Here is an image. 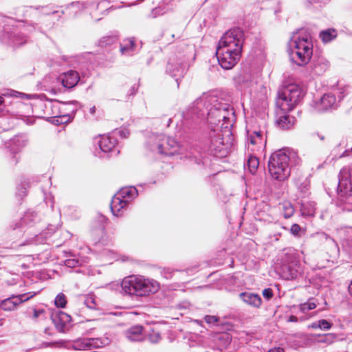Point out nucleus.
I'll return each mask as SVG.
<instances>
[{
	"instance_id": "58",
	"label": "nucleus",
	"mask_w": 352,
	"mask_h": 352,
	"mask_svg": "<svg viewBox=\"0 0 352 352\" xmlns=\"http://www.w3.org/2000/svg\"><path fill=\"white\" fill-rule=\"evenodd\" d=\"M225 337L227 338V339H228V336L227 335H222V336H219V339H225Z\"/></svg>"
},
{
	"instance_id": "15",
	"label": "nucleus",
	"mask_w": 352,
	"mask_h": 352,
	"mask_svg": "<svg viewBox=\"0 0 352 352\" xmlns=\"http://www.w3.org/2000/svg\"><path fill=\"white\" fill-rule=\"evenodd\" d=\"M57 346L67 348L69 349H72L78 351L90 350L89 344L90 342L89 338L78 339L74 341L73 342H66L65 341L58 342L56 343Z\"/></svg>"
},
{
	"instance_id": "33",
	"label": "nucleus",
	"mask_w": 352,
	"mask_h": 352,
	"mask_svg": "<svg viewBox=\"0 0 352 352\" xmlns=\"http://www.w3.org/2000/svg\"><path fill=\"white\" fill-rule=\"evenodd\" d=\"M148 340L151 343H157L161 340V336L158 331L152 330L151 332H149L147 335Z\"/></svg>"
},
{
	"instance_id": "51",
	"label": "nucleus",
	"mask_w": 352,
	"mask_h": 352,
	"mask_svg": "<svg viewBox=\"0 0 352 352\" xmlns=\"http://www.w3.org/2000/svg\"><path fill=\"white\" fill-rule=\"evenodd\" d=\"M136 90H137V89H136L135 86V85L133 86L130 89V95H134L135 93L136 92Z\"/></svg>"
},
{
	"instance_id": "36",
	"label": "nucleus",
	"mask_w": 352,
	"mask_h": 352,
	"mask_svg": "<svg viewBox=\"0 0 352 352\" xmlns=\"http://www.w3.org/2000/svg\"><path fill=\"white\" fill-rule=\"evenodd\" d=\"M90 342V350L95 348H98L105 344V342L100 338H89Z\"/></svg>"
},
{
	"instance_id": "1",
	"label": "nucleus",
	"mask_w": 352,
	"mask_h": 352,
	"mask_svg": "<svg viewBox=\"0 0 352 352\" xmlns=\"http://www.w3.org/2000/svg\"><path fill=\"white\" fill-rule=\"evenodd\" d=\"M234 116L230 104L222 103L215 96L204 94L184 113V124L189 128L191 123L207 118L211 124L219 126L221 129H229L232 126Z\"/></svg>"
},
{
	"instance_id": "61",
	"label": "nucleus",
	"mask_w": 352,
	"mask_h": 352,
	"mask_svg": "<svg viewBox=\"0 0 352 352\" xmlns=\"http://www.w3.org/2000/svg\"><path fill=\"white\" fill-rule=\"evenodd\" d=\"M119 133H120V136H122V133H124V131H119Z\"/></svg>"
},
{
	"instance_id": "62",
	"label": "nucleus",
	"mask_w": 352,
	"mask_h": 352,
	"mask_svg": "<svg viewBox=\"0 0 352 352\" xmlns=\"http://www.w3.org/2000/svg\"><path fill=\"white\" fill-rule=\"evenodd\" d=\"M307 214H309V215H312V214H313V212H309Z\"/></svg>"
},
{
	"instance_id": "14",
	"label": "nucleus",
	"mask_w": 352,
	"mask_h": 352,
	"mask_svg": "<svg viewBox=\"0 0 352 352\" xmlns=\"http://www.w3.org/2000/svg\"><path fill=\"white\" fill-rule=\"evenodd\" d=\"M276 113L277 116L276 123L279 128L282 129H289L294 126L296 119L294 117L287 115V113L288 112L283 113V111L277 107Z\"/></svg>"
},
{
	"instance_id": "16",
	"label": "nucleus",
	"mask_w": 352,
	"mask_h": 352,
	"mask_svg": "<svg viewBox=\"0 0 352 352\" xmlns=\"http://www.w3.org/2000/svg\"><path fill=\"white\" fill-rule=\"evenodd\" d=\"M58 80L61 82L62 85L67 89L74 87L79 81L80 77L77 72L70 70L60 75Z\"/></svg>"
},
{
	"instance_id": "43",
	"label": "nucleus",
	"mask_w": 352,
	"mask_h": 352,
	"mask_svg": "<svg viewBox=\"0 0 352 352\" xmlns=\"http://www.w3.org/2000/svg\"><path fill=\"white\" fill-rule=\"evenodd\" d=\"M78 265H81V263L76 259H67L65 261V265L69 267H74Z\"/></svg>"
},
{
	"instance_id": "37",
	"label": "nucleus",
	"mask_w": 352,
	"mask_h": 352,
	"mask_svg": "<svg viewBox=\"0 0 352 352\" xmlns=\"http://www.w3.org/2000/svg\"><path fill=\"white\" fill-rule=\"evenodd\" d=\"M329 2V0H310L306 1V6H309L310 5L322 7V6L326 5Z\"/></svg>"
},
{
	"instance_id": "52",
	"label": "nucleus",
	"mask_w": 352,
	"mask_h": 352,
	"mask_svg": "<svg viewBox=\"0 0 352 352\" xmlns=\"http://www.w3.org/2000/svg\"><path fill=\"white\" fill-rule=\"evenodd\" d=\"M319 324V322H314L311 324V327L313 328V329H317V328H320V326H318Z\"/></svg>"
},
{
	"instance_id": "38",
	"label": "nucleus",
	"mask_w": 352,
	"mask_h": 352,
	"mask_svg": "<svg viewBox=\"0 0 352 352\" xmlns=\"http://www.w3.org/2000/svg\"><path fill=\"white\" fill-rule=\"evenodd\" d=\"M116 40L117 38L115 36H105L100 41V44L102 46L109 45L115 43Z\"/></svg>"
},
{
	"instance_id": "29",
	"label": "nucleus",
	"mask_w": 352,
	"mask_h": 352,
	"mask_svg": "<svg viewBox=\"0 0 352 352\" xmlns=\"http://www.w3.org/2000/svg\"><path fill=\"white\" fill-rule=\"evenodd\" d=\"M280 208L285 219H288L294 214V208L289 202H283L280 204Z\"/></svg>"
},
{
	"instance_id": "49",
	"label": "nucleus",
	"mask_w": 352,
	"mask_h": 352,
	"mask_svg": "<svg viewBox=\"0 0 352 352\" xmlns=\"http://www.w3.org/2000/svg\"><path fill=\"white\" fill-rule=\"evenodd\" d=\"M267 352H285V349L282 347H276L271 349Z\"/></svg>"
},
{
	"instance_id": "40",
	"label": "nucleus",
	"mask_w": 352,
	"mask_h": 352,
	"mask_svg": "<svg viewBox=\"0 0 352 352\" xmlns=\"http://www.w3.org/2000/svg\"><path fill=\"white\" fill-rule=\"evenodd\" d=\"M318 322V326H320V329H321L329 330L331 328L332 324L326 320H320Z\"/></svg>"
},
{
	"instance_id": "46",
	"label": "nucleus",
	"mask_w": 352,
	"mask_h": 352,
	"mask_svg": "<svg viewBox=\"0 0 352 352\" xmlns=\"http://www.w3.org/2000/svg\"><path fill=\"white\" fill-rule=\"evenodd\" d=\"M32 216V214L30 212H27L25 216L22 218L21 220V222L19 223V227H21L23 224H27L30 221V218Z\"/></svg>"
},
{
	"instance_id": "2",
	"label": "nucleus",
	"mask_w": 352,
	"mask_h": 352,
	"mask_svg": "<svg viewBox=\"0 0 352 352\" xmlns=\"http://www.w3.org/2000/svg\"><path fill=\"white\" fill-rule=\"evenodd\" d=\"M243 34L240 29L226 32L218 43L216 56L221 66H235L241 56Z\"/></svg>"
},
{
	"instance_id": "44",
	"label": "nucleus",
	"mask_w": 352,
	"mask_h": 352,
	"mask_svg": "<svg viewBox=\"0 0 352 352\" xmlns=\"http://www.w3.org/2000/svg\"><path fill=\"white\" fill-rule=\"evenodd\" d=\"M42 14H45V15H48L50 14H58V17H60L62 16V14H63V11H61L60 12L59 11L50 12V11H48V9L47 7H43L42 8Z\"/></svg>"
},
{
	"instance_id": "7",
	"label": "nucleus",
	"mask_w": 352,
	"mask_h": 352,
	"mask_svg": "<svg viewBox=\"0 0 352 352\" xmlns=\"http://www.w3.org/2000/svg\"><path fill=\"white\" fill-rule=\"evenodd\" d=\"M292 154L289 151L280 150L273 153L269 160V172L278 181H284L290 175L289 162Z\"/></svg>"
},
{
	"instance_id": "18",
	"label": "nucleus",
	"mask_w": 352,
	"mask_h": 352,
	"mask_svg": "<svg viewBox=\"0 0 352 352\" xmlns=\"http://www.w3.org/2000/svg\"><path fill=\"white\" fill-rule=\"evenodd\" d=\"M117 141L115 138L102 135L98 141V146L103 153L113 152L116 150Z\"/></svg>"
},
{
	"instance_id": "54",
	"label": "nucleus",
	"mask_w": 352,
	"mask_h": 352,
	"mask_svg": "<svg viewBox=\"0 0 352 352\" xmlns=\"http://www.w3.org/2000/svg\"><path fill=\"white\" fill-rule=\"evenodd\" d=\"M316 135H317V137H318L320 140H324V138H325L324 135L320 134V133H318L316 134Z\"/></svg>"
},
{
	"instance_id": "9",
	"label": "nucleus",
	"mask_w": 352,
	"mask_h": 352,
	"mask_svg": "<svg viewBox=\"0 0 352 352\" xmlns=\"http://www.w3.org/2000/svg\"><path fill=\"white\" fill-rule=\"evenodd\" d=\"M351 176L352 168L350 166H345L341 169L338 186V201L341 204L352 203Z\"/></svg>"
},
{
	"instance_id": "50",
	"label": "nucleus",
	"mask_w": 352,
	"mask_h": 352,
	"mask_svg": "<svg viewBox=\"0 0 352 352\" xmlns=\"http://www.w3.org/2000/svg\"><path fill=\"white\" fill-rule=\"evenodd\" d=\"M289 322H297V321H298V318H297V317H296V316H291L289 317Z\"/></svg>"
},
{
	"instance_id": "47",
	"label": "nucleus",
	"mask_w": 352,
	"mask_h": 352,
	"mask_svg": "<svg viewBox=\"0 0 352 352\" xmlns=\"http://www.w3.org/2000/svg\"><path fill=\"white\" fill-rule=\"evenodd\" d=\"M205 321L208 324H214L218 322V318L214 316H206Z\"/></svg>"
},
{
	"instance_id": "11",
	"label": "nucleus",
	"mask_w": 352,
	"mask_h": 352,
	"mask_svg": "<svg viewBox=\"0 0 352 352\" xmlns=\"http://www.w3.org/2000/svg\"><path fill=\"white\" fill-rule=\"evenodd\" d=\"M280 276L286 279L296 278L302 272L299 261L291 254H285L283 262L279 267Z\"/></svg>"
},
{
	"instance_id": "6",
	"label": "nucleus",
	"mask_w": 352,
	"mask_h": 352,
	"mask_svg": "<svg viewBox=\"0 0 352 352\" xmlns=\"http://www.w3.org/2000/svg\"><path fill=\"white\" fill-rule=\"evenodd\" d=\"M266 129L265 126L259 129L247 130V149L248 152V166L250 171L254 173L259 162L256 157L257 153L264 150L266 145Z\"/></svg>"
},
{
	"instance_id": "12",
	"label": "nucleus",
	"mask_w": 352,
	"mask_h": 352,
	"mask_svg": "<svg viewBox=\"0 0 352 352\" xmlns=\"http://www.w3.org/2000/svg\"><path fill=\"white\" fill-rule=\"evenodd\" d=\"M35 295V292H27L20 295L12 296L2 300L0 307L5 311H12L14 310L17 305L28 300Z\"/></svg>"
},
{
	"instance_id": "30",
	"label": "nucleus",
	"mask_w": 352,
	"mask_h": 352,
	"mask_svg": "<svg viewBox=\"0 0 352 352\" xmlns=\"http://www.w3.org/2000/svg\"><path fill=\"white\" fill-rule=\"evenodd\" d=\"M55 82H59V80L55 76H45L42 82V84L45 89H54V86L53 85Z\"/></svg>"
},
{
	"instance_id": "31",
	"label": "nucleus",
	"mask_w": 352,
	"mask_h": 352,
	"mask_svg": "<svg viewBox=\"0 0 352 352\" xmlns=\"http://www.w3.org/2000/svg\"><path fill=\"white\" fill-rule=\"evenodd\" d=\"M313 238L316 241L320 243H334L333 239L324 232H317L313 235Z\"/></svg>"
},
{
	"instance_id": "45",
	"label": "nucleus",
	"mask_w": 352,
	"mask_h": 352,
	"mask_svg": "<svg viewBox=\"0 0 352 352\" xmlns=\"http://www.w3.org/2000/svg\"><path fill=\"white\" fill-rule=\"evenodd\" d=\"M36 23H32V24H29V25H23V27H22V30L24 31V32H32L33 30H35L36 28Z\"/></svg>"
},
{
	"instance_id": "3",
	"label": "nucleus",
	"mask_w": 352,
	"mask_h": 352,
	"mask_svg": "<svg viewBox=\"0 0 352 352\" xmlns=\"http://www.w3.org/2000/svg\"><path fill=\"white\" fill-rule=\"evenodd\" d=\"M292 60L297 66L307 65L313 55V38L306 29L292 32L287 43Z\"/></svg>"
},
{
	"instance_id": "13",
	"label": "nucleus",
	"mask_w": 352,
	"mask_h": 352,
	"mask_svg": "<svg viewBox=\"0 0 352 352\" xmlns=\"http://www.w3.org/2000/svg\"><path fill=\"white\" fill-rule=\"evenodd\" d=\"M336 98L334 94L328 93L323 95L320 100L315 103V109L320 112L336 108Z\"/></svg>"
},
{
	"instance_id": "21",
	"label": "nucleus",
	"mask_w": 352,
	"mask_h": 352,
	"mask_svg": "<svg viewBox=\"0 0 352 352\" xmlns=\"http://www.w3.org/2000/svg\"><path fill=\"white\" fill-rule=\"evenodd\" d=\"M223 144L221 135L212 138L209 144L210 152L215 155L223 156L224 155Z\"/></svg>"
},
{
	"instance_id": "26",
	"label": "nucleus",
	"mask_w": 352,
	"mask_h": 352,
	"mask_svg": "<svg viewBox=\"0 0 352 352\" xmlns=\"http://www.w3.org/2000/svg\"><path fill=\"white\" fill-rule=\"evenodd\" d=\"M166 73L175 78L177 86H179L178 80L184 76L186 69L185 67H168V69L166 70Z\"/></svg>"
},
{
	"instance_id": "39",
	"label": "nucleus",
	"mask_w": 352,
	"mask_h": 352,
	"mask_svg": "<svg viewBox=\"0 0 352 352\" xmlns=\"http://www.w3.org/2000/svg\"><path fill=\"white\" fill-rule=\"evenodd\" d=\"M83 57H84V56L79 55V56H76L74 57H70L68 58L69 60H66L68 63H70V64H76H76H83L85 63L83 61L80 60V59L82 58Z\"/></svg>"
},
{
	"instance_id": "23",
	"label": "nucleus",
	"mask_w": 352,
	"mask_h": 352,
	"mask_svg": "<svg viewBox=\"0 0 352 352\" xmlns=\"http://www.w3.org/2000/svg\"><path fill=\"white\" fill-rule=\"evenodd\" d=\"M53 321L58 330L63 331L67 324L71 321V317L65 312L59 311L53 317Z\"/></svg>"
},
{
	"instance_id": "24",
	"label": "nucleus",
	"mask_w": 352,
	"mask_h": 352,
	"mask_svg": "<svg viewBox=\"0 0 352 352\" xmlns=\"http://www.w3.org/2000/svg\"><path fill=\"white\" fill-rule=\"evenodd\" d=\"M126 337L131 341L143 340L142 327L138 325L132 327L125 333Z\"/></svg>"
},
{
	"instance_id": "48",
	"label": "nucleus",
	"mask_w": 352,
	"mask_h": 352,
	"mask_svg": "<svg viewBox=\"0 0 352 352\" xmlns=\"http://www.w3.org/2000/svg\"><path fill=\"white\" fill-rule=\"evenodd\" d=\"M42 314H43V310H41V309H39V310L34 309L33 317H34V318H37Z\"/></svg>"
},
{
	"instance_id": "20",
	"label": "nucleus",
	"mask_w": 352,
	"mask_h": 352,
	"mask_svg": "<svg viewBox=\"0 0 352 352\" xmlns=\"http://www.w3.org/2000/svg\"><path fill=\"white\" fill-rule=\"evenodd\" d=\"M136 49V43L134 38H128L120 43V52L122 55L131 56Z\"/></svg>"
},
{
	"instance_id": "25",
	"label": "nucleus",
	"mask_w": 352,
	"mask_h": 352,
	"mask_svg": "<svg viewBox=\"0 0 352 352\" xmlns=\"http://www.w3.org/2000/svg\"><path fill=\"white\" fill-rule=\"evenodd\" d=\"M331 90L333 91V94H338L339 101L342 100L346 94L349 92V87L344 84L338 82L336 85L331 87Z\"/></svg>"
},
{
	"instance_id": "28",
	"label": "nucleus",
	"mask_w": 352,
	"mask_h": 352,
	"mask_svg": "<svg viewBox=\"0 0 352 352\" xmlns=\"http://www.w3.org/2000/svg\"><path fill=\"white\" fill-rule=\"evenodd\" d=\"M10 36L11 42L14 46H19L26 42V37L23 33L14 32Z\"/></svg>"
},
{
	"instance_id": "42",
	"label": "nucleus",
	"mask_w": 352,
	"mask_h": 352,
	"mask_svg": "<svg viewBox=\"0 0 352 352\" xmlns=\"http://www.w3.org/2000/svg\"><path fill=\"white\" fill-rule=\"evenodd\" d=\"M262 294L266 300H270L273 297V291L271 288H266L263 290Z\"/></svg>"
},
{
	"instance_id": "19",
	"label": "nucleus",
	"mask_w": 352,
	"mask_h": 352,
	"mask_svg": "<svg viewBox=\"0 0 352 352\" xmlns=\"http://www.w3.org/2000/svg\"><path fill=\"white\" fill-rule=\"evenodd\" d=\"M240 298L247 305L259 308L262 304V300L258 294L251 292H242L239 294Z\"/></svg>"
},
{
	"instance_id": "32",
	"label": "nucleus",
	"mask_w": 352,
	"mask_h": 352,
	"mask_svg": "<svg viewBox=\"0 0 352 352\" xmlns=\"http://www.w3.org/2000/svg\"><path fill=\"white\" fill-rule=\"evenodd\" d=\"M54 304L57 307L64 308L67 305V298L63 293L58 294L54 300Z\"/></svg>"
},
{
	"instance_id": "41",
	"label": "nucleus",
	"mask_w": 352,
	"mask_h": 352,
	"mask_svg": "<svg viewBox=\"0 0 352 352\" xmlns=\"http://www.w3.org/2000/svg\"><path fill=\"white\" fill-rule=\"evenodd\" d=\"M301 228L298 224L294 223L291 226L290 232L294 236H299Z\"/></svg>"
},
{
	"instance_id": "35",
	"label": "nucleus",
	"mask_w": 352,
	"mask_h": 352,
	"mask_svg": "<svg viewBox=\"0 0 352 352\" xmlns=\"http://www.w3.org/2000/svg\"><path fill=\"white\" fill-rule=\"evenodd\" d=\"M84 304L89 309H95L96 302L94 296L89 295L87 296L84 300Z\"/></svg>"
},
{
	"instance_id": "60",
	"label": "nucleus",
	"mask_w": 352,
	"mask_h": 352,
	"mask_svg": "<svg viewBox=\"0 0 352 352\" xmlns=\"http://www.w3.org/2000/svg\"><path fill=\"white\" fill-rule=\"evenodd\" d=\"M224 68L226 69H232V67H224Z\"/></svg>"
},
{
	"instance_id": "5",
	"label": "nucleus",
	"mask_w": 352,
	"mask_h": 352,
	"mask_svg": "<svg viewBox=\"0 0 352 352\" xmlns=\"http://www.w3.org/2000/svg\"><path fill=\"white\" fill-rule=\"evenodd\" d=\"M159 288L160 285L156 280L142 276H129L121 282L122 292L131 296H147L156 293Z\"/></svg>"
},
{
	"instance_id": "10",
	"label": "nucleus",
	"mask_w": 352,
	"mask_h": 352,
	"mask_svg": "<svg viewBox=\"0 0 352 352\" xmlns=\"http://www.w3.org/2000/svg\"><path fill=\"white\" fill-rule=\"evenodd\" d=\"M138 196V190L133 186H128L121 188L113 197L111 202V210L113 215L119 217L122 215V210L129 203Z\"/></svg>"
},
{
	"instance_id": "53",
	"label": "nucleus",
	"mask_w": 352,
	"mask_h": 352,
	"mask_svg": "<svg viewBox=\"0 0 352 352\" xmlns=\"http://www.w3.org/2000/svg\"><path fill=\"white\" fill-rule=\"evenodd\" d=\"M11 92H12V94L10 95L11 96H16L17 94H19V95H24V94H21V93H19V92L15 91H12Z\"/></svg>"
},
{
	"instance_id": "8",
	"label": "nucleus",
	"mask_w": 352,
	"mask_h": 352,
	"mask_svg": "<svg viewBox=\"0 0 352 352\" xmlns=\"http://www.w3.org/2000/svg\"><path fill=\"white\" fill-rule=\"evenodd\" d=\"M147 146L153 152L164 155L179 153L180 144L174 138L164 135H153L149 137Z\"/></svg>"
},
{
	"instance_id": "27",
	"label": "nucleus",
	"mask_w": 352,
	"mask_h": 352,
	"mask_svg": "<svg viewBox=\"0 0 352 352\" xmlns=\"http://www.w3.org/2000/svg\"><path fill=\"white\" fill-rule=\"evenodd\" d=\"M337 36V32L334 29L323 30L320 34V38L324 43L331 41Z\"/></svg>"
},
{
	"instance_id": "59",
	"label": "nucleus",
	"mask_w": 352,
	"mask_h": 352,
	"mask_svg": "<svg viewBox=\"0 0 352 352\" xmlns=\"http://www.w3.org/2000/svg\"><path fill=\"white\" fill-rule=\"evenodd\" d=\"M3 102H4L3 98L1 96H0V105H1V104H3Z\"/></svg>"
},
{
	"instance_id": "57",
	"label": "nucleus",
	"mask_w": 352,
	"mask_h": 352,
	"mask_svg": "<svg viewBox=\"0 0 352 352\" xmlns=\"http://www.w3.org/2000/svg\"><path fill=\"white\" fill-rule=\"evenodd\" d=\"M95 110H96V108L95 107H93L92 108L90 109V112L91 113L94 114V112H95Z\"/></svg>"
},
{
	"instance_id": "56",
	"label": "nucleus",
	"mask_w": 352,
	"mask_h": 352,
	"mask_svg": "<svg viewBox=\"0 0 352 352\" xmlns=\"http://www.w3.org/2000/svg\"><path fill=\"white\" fill-rule=\"evenodd\" d=\"M37 10H38V8L33 9L32 7L30 8V11H33L34 12V14L37 13Z\"/></svg>"
},
{
	"instance_id": "34",
	"label": "nucleus",
	"mask_w": 352,
	"mask_h": 352,
	"mask_svg": "<svg viewBox=\"0 0 352 352\" xmlns=\"http://www.w3.org/2000/svg\"><path fill=\"white\" fill-rule=\"evenodd\" d=\"M316 307V305L315 302L312 301H308L307 302L302 303L300 305V310L302 313H306L309 310H312Z\"/></svg>"
},
{
	"instance_id": "17",
	"label": "nucleus",
	"mask_w": 352,
	"mask_h": 352,
	"mask_svg": "<svg viewBox=\"0 0 352 352\" xmlns=\"http://www.w3.org/2000/svg\"><path fill=\"white\" fill-rule=\"evenodd\" d=\"M28 142L25 135H17L10 140L6 144V147L10 149V152L17 153L23 148Z\"/></svg>"
},
{
	"instance_id": "22",
	"label": "nucleus",
	"mask_w": 352,
	"mask_h": 352,
	"mask_svg": "<svg viewBox=\"0 0 352 352\" xmlns=\"http://www.w3.org/2000/svg\"><path fill=\"white\" fill-rule=\"evenodd\" d=\"M295 184L302 197H306L309 192L310 181L307 176H300L294 179Z\"/></svg>"
},
{
	"instance_id": "55",
	"label": "nucleus",
	"mask_w": 352,
	"mask_h": 352,
	"mask_svg": "<svg viewBox=\"0 0 352 352\" xmlns=\"http://www.w3.org/2000/svg\"><path fill=\"white\" fill-rule=\"evenodd\" d=\"M349 292L352 296V280L349 286Z\"/></svg>"
},
{
	"instance_id": "4",
	"label": "nucleus",
	"mask_w": 352,
	"mask_h": 352,
	"mask_svg": "<svg viewBox=\"0 0 352 352\" xmlns=\"http://www.w3.org/2000/svg\"><path fill=\"white\" fill-rule=\"evenodd\" d=\"M304 90L292 77H285L278 91L276 105L283 113L292 111L302 99Z\"/></svg>"
}]
</instances>
